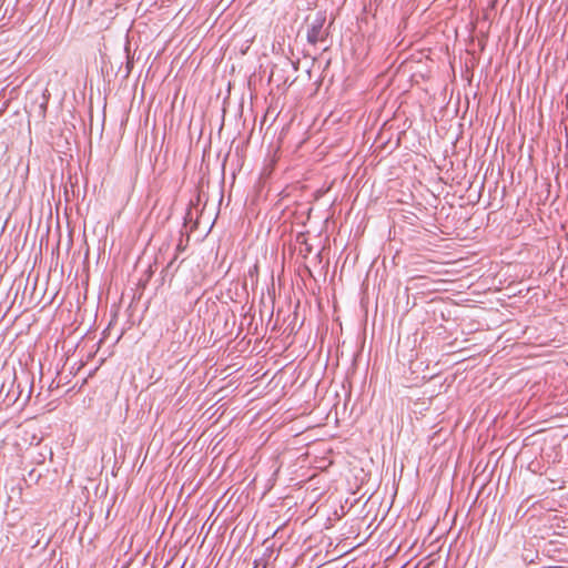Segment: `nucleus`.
Instances as JSON below:
<instances>
[{
  "label": "nucleus",
  "mask_w": 568,
  "mask_h": 568,
  "mask_svg": "<svg viewBox=\"0 0 568 568\" xmlns=\"http://www.w3.org/2000/svg\"><path fill=\"white\" fill-rule=\"evenodd\" d=\"M16 383H17V392H12L10 389V390H8V393L6 395V399L8 400V405L14 404L19 399V397L21 396V393H22L21 385H22V383H24V385L30 384V387H29V390H28V394H27V397H26V402L29 400L30 397H31V394H32V382L30 381L28 374H23L21 377L14 376V378L12 381V386Z\"/></svg>",
  "instance_id": "nucleus-1"
},
{
  "label": "nucleus",
  "mask_w": 568,
  "mask_h": 568,
  "mask_svg": "<svg viewBox=\"0 0 568 568\" xmlns=\"http://www.w3.org/2000/svg\"><path fill=\"white\" fill-rule=\"evenodd\" d=\"M325 20H326L325 14L322 12H318L316 14V17L313 19V21L311 22V24L307 29V34H306V39L310 44L314 45L321 40V33H322V29L325 23Z\"/></svg>",
  "instance_id": "nucleus-2"
},
{
  "label": "nucleus",
  "mask_w": 568,
  "mask_h": 568,
  "mask_svg": "<svg viewBox=\"0 0 568 568\" xmlns=\"http://www.w3.org/2000/svg\"><path fill=\"white\" fill-rule=\"evenodd\" d=\"M267 564H268V561H267L266 555H263L261 558H256L253 561L252 568H266Z\"/></svg>",
  "instance_id": "nucleus-3"
},
{
  "label": "nucleus",
  "mask_w": 568,
  "mask_h": 568,
  "mask_svg": "<svg viewBox=\"0 0 568 568\" xmlns=\"http://www.w3.org/2000/svg\"><path fill=\"white\" fill-rule=\"evenodd\" d=\"M40 108H41V111H42V115H44V112H45V103H42V104L40 105Z\"/></svg>",
  "instance_id": "nucleus-4"
},
{
  "label": "nucleus",
  "mask_w": 568,
  "mask_h": 568,
  "mask_svg": "<svg viewBox=\"0 0 568 568\" xmlns=\"http://www.w3.org/2000/svg\"><path fill=\"white\" fill-rule=\"evenodd\" d=\"M174 260H175V256L173 257V260H172V261H170V263H169L168 267H170V266L173 264Z\"/></svg>",
  "instance_id": "nucleus-5"
}]
</instances>
